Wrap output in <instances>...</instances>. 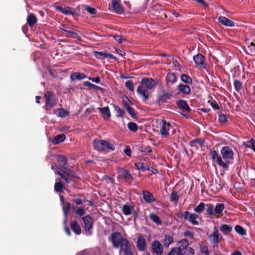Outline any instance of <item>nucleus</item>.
Returning <instances> with one entry per match:
<instances>
[{
  "instance_id": "f257e3e1",
  "label": "nucleus",
  "mask_w": 255,
  "mask_h": 255,
  "mask_svg": "<svg viewBox=\"0 0 255 255\" xmlns=\"http://www.w3.org/2000/svg\"><path fill=\"white\" fill-rule=\"evenodd\" d=\"M224 209L225 205L223 203H217L215 206L212 204H206L204 202H200L194 208V211L197 213H201L206 209V215L209 217L219 218L223 215Z\"/></svg>"
},
{
  "instance_id": "f03ea898",
  "label": "nucleus",
  "mask_w": 255,
  "mask_h": 255,
  "mask_svg": "<svg viewBox=\"0 0 255 255\" xmlns=\"http://www.w3.org/2000/svg\"><path fill=\"white\" fill-rule=\"evenodd\" d=\"M156 85L154 79L151 78H143L140 82V85L137 88V93L143 98V101H146L148 99L149 93L145 89H151Z\"/></svg>"
},
{
  "instance_id": "7ed1b4c3",
  "label": "nucleus",
  "mask_w": 255,
  "mask_h": 255,
  "mask_svg": "<svg viewBox=\"0 0 255 255\" xmlns=\"http://www.w3.org/2000/svg\"><path fill=\"white\" fill-rule=\"evenodd\" d=\"M93 145L94 149L99 151H108L109 150L113 151L115 149L114 144L98 138L93 140Z\"/></svg>"
},
{
  "instance_id": "20e7f679",
  "label": "nucleus",
  "mask_w": 255,
  "mask_h": 255,
  "mask_svg": "<svg viewBox=\"0 0 255 255\" xmlns=\"http://www.w3.org/2000/svg\"><path fill=\"white\" fill-rule=\"evenodd\" d=\"M45 98V109L46 111L50 110L54 107L57 103L58 99L56 95L51 91H47L44 94Z\"/></svg>"
},
{
  "instance_id": "39448f33",
  "label": "nucleus",
  "mask_w": 255,
  "mask_h": 255,
  "mask_svg": "<svg viewBox=\"0 0 255 255\" xmlns=\"http://www.w3.org/2000/svg\"><path fill=\"white\" fill-rule=\"evenodd\" d=\"M176 104L178 109L182 111L180 113L187 119L191 118L190 115L189 114L191 111V108L188 106L186 101L183 100H179L176 101Z\"/></svg>"
},
{
  "instance_id": "423d86ee",
  "label": "nucleus",
  "mask_w": 255,
  "mask_h": 255,
  "mask_svg": "<svg viewBox=\"0 0 255 255\" xmlns=\"http://www.w3.org/2000/svg\"><path fill=\"white\" fill-rule=\"evenodd\" d=\"M178 217L184 219L190 222L193 225H198L199 222L196 220L199 218V215L196 213H190L189 211H186L177 214Z\"/></svg>"
},
{
  "instance_id": "0eeeda50",
  "label": "nucleus",
  "mask_w": 255,
  "mask_h": 255,
  "mask_svg": "<svg viewBox=\"0 0 255 255\" xmlns=\"http://www.w3.org/2000/svg\"><path fill=\"white\" fill-rule=\"evenodd\" d=\"M221 153L224 162L227 163V165L230 163V161L234 159V153L230 147L225 146L221 150Z\"/></svg>"
},
{
  "instance_id": "6e6552de",
  "label": "nucleus",
  "mask_w": 255,
  "mask_h": 255,
  "mask_svg": "<svg viewBox=\"0 0 255 255\" xmlns=\"http://www.w3.org/2000/svg\"><path fill=\"white\" fill-rule=\"evenodd\" d=\"M82 220L84 225L85 234L87 236H91L92 234L91 229L93 228L94 224L93 218L90 215H87L82 218Z\"/></svg>"
},
{
  "instance_id": "1a4fd4ad",
  "label": "nucleus",
  "mask_w": 255,
  "mask_h": 255,
  "mask_svg": "<svg viewBox=\"0 0 255 255\" xmlns=\"http://www.w3.org/2000/svg\"><path fill=\"white\" fill-rule=\"evenodd\" d=\"M127 240L118 232H114L111 235V241L115 248L119 247L124 243V241Z\"/></svg>"
},
{
  "instance_id": "9d476101",
  "label": "nucleus",
  "mask_w": 255,
  "mask_h": 255,
  "mask_svg": "<svg viewBox=\"0 0 255 255\" xmlns=\"http://www.w3.org/2000/svg\"><path fill=\"white\" fill-rule=\"evenodd\" d=\"M151 252L155 255H162L163 246L157 240H154L151 244Z\"/></svg>"
},
{
  "instance_id": "9b49d317",
  "label": "nucleus",
  "mask_w": 255,
  "mask_h": 255,
  "mask_svg": "<svg viewBox=\"0 0 255 255\" xmlns=\"http://www.w3.org/2000/svg\"><path fill=\"white\" fill-rule=\"evenodd\" d=\"M120 255H133V253L131 249V244L127 240L124 241V243L120 246Z\"/></svg>"
},
{
  "instance_id": "f8f14e48",
  "label": "nucleus",
  "mask_w": 255,
  "mask_h": 255,
  "mask_svg": "<svg viewBox=\"0 0 255 255\" xmlns=\"http://www.w3.org/2000/svg\"><path fill=\"white\" fill-rule=\"evenodd\" d=\"M62 32H65V36L73 38H76L77 40L81 41V37L79 35L80 31L77 29L71 27H66V29H62Z\"/></svg>"
},
{
  "instance_id": "ddd939ff",
  "label": "nucleus",
  "mask_w": 255,
  "mask_h": 255,
  "mask_svg": "<svg viewBox=\"0 0 255 255\" xmlns=\"http://www.w3.org/2000/svg\"><path fill=\"white\" fill-rule=\"evenodd\" d=\"M210 155L213 160H216V162L217 164L222 166L224 169L227 170L229 168V165H227V163L223 161L222 157L219 156L217 151L215 150L210 151Z\"/></svg>"
},
{
  "instance_id": "4468645a",
  "label": "nucleus",
  "mask_w": 255,
  "mask_h": 255,
  "mask_svg": "<svg viewBox=\"0 0 255 255\" xmlns=\"http://www.w3.org/2000/svg\"><path fill=\"white\" fill-rule=\"evenodd\" d=\"M160 132L162 136L166 137L169 135L168 131L171 127L170 123L165 120H162L160 123Z\"/></svg>"
},
{
  "instance_id": "2eb2a0df",
  "label": "nucleus",
  "mask_w": 255,
  "mask_h": 255,
  "mask_svg": "<svg viewBox=\"0 0 255 255\" xmlns=\"http://www.w3.org/2000/svg\"><path fill=\"white\" fill-rule=\"evenodd\" d=\"M193 60L196 65L204 69L206 68L205 57L202 54L198 53L196 55L194 56Z\"/></svg>"
},
{
  "instance_id": "dca6fc26",
  "label": "nucleus",
  "mask_w": 255,
  "mask_h": 255,
  "mask_svg": "<svg viewBox=\"0 0 255 255\" xmlns=\"http://www.w3.org/2000/svg\"><path fill=\"white\" fill-rule=\"evenodd\" d=\"M136 247L139 251H145L147 249L146 240L142 235H139L136 242Z\"/></svg>"
},
{
  "instance_id": "f3484780",
  "label": "nucleus",
  "mask_w": 255,
  "mask_h": 255,
  "mask_svg": "<svg viewBox=\"0 0 255 255\" xmlns=\"http://www.w3.org/2000/svg\"><path fill=\"white\" fill-rule=\"evenodd\" d=\"M94 55L96 58L98 59H103L106 58H109L113 59H116V57L112 54L107 51H94Z\"/></svg>"
},
{
  "instance_id": "a211bd4d",
  "label": "nucleus",
  "mask_w": 255,
  "mask_h": 255,
  "mask_svg": "<svg viewBox=\"0 0 255 255\" xmlns=\"http://www.w3.org/2000/svg\"><path fill=\"white\" fill-rule=\"evenodd\" d=\"M172 97V94L171 92L166 90H162L159 94L158 100L162 103H165L167 100L170 99Z\"/></svg>"
},
{
  "instance_id": "6ab92c4d",
  "label": "nucleus",
  "mask_w": 255,
  "mask_h": 255,
  "mask_svg": "<svg viewBox=\"0 0 255 255\" xmlns=\"http://www.w3.org/2000/svg\"><path fill=\"white\" fill-rule=\"evenodd\" d=\"M120 0H112V7L114 12L118 14H122L124 12V9L120 4Z\"/></svg>"
},
{
  "instance_id": "aec40b11",
  "label": "nucleus",
  "mask_w": 255,
  "mask_h": 255,
  "mask_svg": "<svg viewBox=\"0 0 255 255\" xmlns=\"http://www.w3.org/2000/svg\"><path fill=\"white\" fill-rule=\"evenodd\" d=\"M218 21L224 25L228 27H233L235 25L234 21L228 19L225 16H220L218 18Z\"/></svg>"
},
{
  "instance_id": "412c9836",
  "label": "nucleus",
  "mask_w": 255,
  "mask_h": 255,
  "mask_svg": "<svg viewBox=\"0 0 255 255\" xmlns=\"http://www.w3.org/2000/svg\"><path fill=\"white\" fill-rule=\"evenodd\" d=\"M223 238L222 235L211 234L208 236L210 243L213 245L214 248L218 247L220 240Z\"/></svg>"
},
{
  "instance_id": "4be33fe9",
  "label": "nucleus",
  "mask_w": 255,
  "mask_h": 255,
  "mask_svg": "<svg viewBox=\"0 0 255 255\" xmlns=\"http://www.w3.org/2000/svg\"><path fill=\"white\" fill-rule=\"evenodd\" d=\"M63 169L64 170V173L65 175L69 177L71 180V181H72V178L77 179L80 178L77 173L74 170L68 168L67 167H63Z\"/></svg>"
},
{
  "instance_id": "5701e85b",
  "label": "nucleus",
  "mask_w": 255,
  "mask_h": 255,
  "mask_svg": "<svg viewBox=\"0 0 255 255\" xmlns=\"http://www.w3.org/2000/svg\"><path fill=\"white\" fill-rule=\"evenodd\" d=\"M70 228L76 235H79L81 233L80 225L77 220H74L71 221Z\"/></svg>"
},
{
  "instance_id": "b1692460",
  "label": "nucleus",
  "mask_w": 255,
  "mask_h": 255,
  "mask_svg": "<svg viewBox=\"0 0 255 255\" xmlns=\"http://www.w3.org/2000/svg\"><path fill=\"white\" fill-rule=\"evenodd\" d=\"M134 165L137 170L141 171L150 170V168L146 162L139 161V162H135Z\"/></svg>"
},
{
  "instance_id": "393cba45",
  "label": "nucleus",
  "mask_w": 255,
  "mask_h": 255,
  "mask_svg": "<svg viewBox=\"0 0 255 255\" xmlns=\"http://www.w3.org/2000/svg\"><path fill=\"white\" fill-rule=\"evenodd\" d=\"M177 90L185 95H188L191 92V88L189 86L183 84H179L177 86Z\"/></svg>"
},
{
  "instance_id": "a878e982",
  "label": "nucleus",
  "mask_w": 255,
  "mask_h": 255,
  "mask_svg": "<svg viewBox=\"0 0 255 255\" xmlns=\"http://www.w3.org/2000/svg\"><path fill=\"white\" fill-rule=\"evenodd\" d=\"M143 198L144 200L148 203H150L155 201V198L153 194L147 190L142 191Z\"/></svg>"
},
{
  "instance_id": "bb28decb",
  "label": "nucleus",
  "mask_w": 255,
  "mask_h": 255,
  "mask_svg": "<svg viewBox=\"0 0 255 255\" xmlns=\"http://www.w3.org/2000/svg\"><path fill=\"white\" fill-rule=\"evenodd\" d=\"M26 21L29 26L32 27L37 23V19L34 14L30 13L27 15Z\"/></svg>"
},
{
  "instance_id": "cd10ccee",
  "label": "nucleus",
  "mask_w": 255,
  "mask_h": 255,
  "mask_svg": "<svg viewBox=\"0 0 255 255\" xmlns=\"http://www.w3.org/2000/svg\"><path fill=\"white\" fill-rule=\"evenodd\" d=\"M86 77V75L85 74L79 72L72 73L70 75L71 81H74L76 80H81L85 79Z\"/></svg>"
},
{
  "instance_id": "c85d7f7f",
  "label": "nucleus",
  "mask_w": 255,
  "mask_h": 255,
  "mask_svg": "<svg viewBox=\"0 0 255 255\" xmlns=\"http://www.w3.org/2000/svg\"><path fill=\"white\" fill-rule=\"evenodd\" d=\"M65 138V135L63 133H61L54 136L51 141L53 144L56 145L64 141Z\"/></svg>"
},
{
  "instance_id": "c756f323",
  "label": "nucleus",
  "mask_w": 255,
  "mask_h": 255,
  "mask_svg": "<svg viewBox=\"0 0 255 255\" xmlns=\"http://www.w3.org/2000/svg\"><path fill=\"white\" fill-rule=\"evenodd\" d=\"M122 210L125 215L128 216L132 214L133 207L130 206L128 203H127L123 205Z\"/></svg>"
},
{
  "instance_id": "7c9ffc66",
  "label": "nucleus",
  "mask_w": 255,
  "mask_h": 255,
  "mask_svg": "<svg viewBox=\"0 0 255 255\" xmlns=\"http://www.w3.org/2000/svg\"><path fill=\"white\" fill-rule=\"evenodd\" d=\"M98 109L101 112L102 117L106 119H109L111 117L110 109L108 107L103 108H98Z\"/></svg>"
},
{
  "instance_id": "2f4dec72",
  "label": "nucleus",
  "mask_w": 255,
  "mask_h": 255,
  "mask_svg": "<svg viewBox=\"0 0 255 255\" xmlns=\"http://www.w3.org/2000/svg\"><path fill=\"white\" fill-rule=\"evenodd\" d=\"M174 239L172 236L169 235H166L162 242L163 246L165 247H168L169 245L172 243Z\"/></svg>"
},
{
  "instance_id": "473e14b6",
  "label": "nucleus",
  "mask_w": 255,
  "mask_h": 255,
  "mask_svg": "<svg viewBox=\"0 0 255 255\" xmlns=\"http://www.w3.org/2000/svg\"><path fill=\"white\" fill-rule=\"evenodd\" d=\"M220 230L224 235H227L232 231V227L226 224H222L220 227Z\"/></svg>"
},
{
  "instance_id": "72a5a7b5",
  "label": "nucleus",
  "mask_w": 255,
  "mask_h": 255,
  "mask_svg": "<svg viewBox=\"0 0 255 255\" xmlns=\"http://www.w3.org/2000/svg\"><path fill=\"white\" fill-rule=\"evenodd\" d=\"M55 173L60 175V177L63 179L67 183L69 184L71 182V180L65 175L64 169H63L62 171L57 169L55 171Z\"/></svg>"
},
{
  "instance_id": "f704fd0d",
  "label": "nucleus",
  "mask_w": 255,
  "mask_h": 255,
  "mask_svg": "<svg viewBox=\"0 0 255 255\" xmlns=\"http://www.w3.org/2000/svg\"><path fill=\"white\" fill-rule=\"evenodd\" d=\"M199 144L201 147L204 146V140L202 138H197L191 141L189 144L192 147H197V144Z\"/></svg>"
},
{
  "instance_id": "c9c22d12",
  "label": "nucleus",
  "mask_w": 255,
  "mask_h": 255,
  "mask_svg": "<svg viewBox=\"0 0 255 255\" xmlns=\"http://www.w3.org/2000/svg\"><path fill=\"white\" fill-rule=\"evenodd\" d=\"M57 160L58 162L62 164L61 168L63 169V167H66V165L67 164V158L61 155H59L57 156Z\"/></svg>"
},
{
  "instance_id": "e433bc0d",
  "label": "nucleus",
  "mask_w": 255,
  "mask_h": 255,
  "mask_svg": "<svg viewBox=\"0 0 255 255\" xmlns=\"http://www.w3.org/2000/svg\"><path fill=\"white\" fill-rule=\"evenodd\" d=\"M168 83L173 84L177 81V77L174 73H168L166 77Z\"/></svg>"
},
{
  "instance_id": "4c0bfd02",
  "label": "nucleus",
  "mask_w": 255,
  "mask_h": 255,
  "mask_svg": "<svg viewBox=\"0 0 255 255\" xmlns=\"http://www.w3.org/2000/svg\"><path fill=\"white\" fill-rule=\"evenodd\" d=\"M84 86H88L90 87L91 89H94L96 91L100 90L101 91H104V89L102 87H100L97 85H96L94 84L91 83L89 81H85L84 82Z\"/></svg>"
},
{
  "instance_id": "58836bf2",
  "label": "nucleus",
  "mask_w": 255,
  "mask_h": 255,
  "mask_svg": "<svg viewBox=\"0 0 255 255\" xmlns=\"http://www.w3.org/2000/svg\"><path fill=\"white\" fill-rule=\"evenodd\" d=\"M64 188V185L61 182H57L55 183L54 190L57 193H62Z\"/></svg>"
},
{
  "instance_id": "ea45409f",
  "label": "nucleus",
  "mask_w": 255,
  "mask_h": 255,
  "mask_svg": "<svg viewBox=\"0 0 255 255\" xmlns=\"http://www.w3.org/2000/svg\"><path fill=\"white\" fill-rule=\"evenodd\" d=\"M56 9L66 15H69L72 8L69 6H57Z\"/></svg>"
},
{
  "instance_id": "a19ab883",
  "label": "nucleus",
  "mask_w": 255,
  "mask_h": 255,
  "mask_svg": "<svg viewBox=\"0 0 255 255\" xmlns=\"http://www.w3.org/2000/svg\"><path fill=\"white\" fill-rule=\"evenodd\" d=\"M71 204L69 202H66L62 204V210L63 214L65 218L67 217V215L70 210Z\"/></svg>"
},
{
  "instance_id": "79ce46f5",
  "label": "nucleus",
  "mask_w": 255,
  "mask_h": 255,
  "mask_svg": "<svg viewBox=\"0 0 255 255\" xmlns=\"http://www.w3.org/2000/svg\"><path fill=\"white\" fill-rule=\"evenodd\" d=\"M81 6L90 14H96L97 13V9L94 7H92L89 5L85 4H82Z\"/></svg>"
},
{
  "instance_id": "37998d69",
  "label": "nucleus",
  "mask_w": 255,
  "mask_h": 255,
  "mask_svg": "<svg viewBox=\"0 0 255 255\" xmlns=\"http://www.w3.org/2000/svg\"><path fill=\"white\" fill-rule=\"evenodd\" d=\"M167 255H183L181 248H173Z\"/></svg>"
},
{
  "instance_id": "c03bdc74",
  "label": "nucleus",
  "mask_w": 255,
  "mask_h": 255,
  "mask_svg": "<svg viewBox=\"0 0 255 255\" xmlns=\"http://www.w3.org/2000/svg\"><path fill=\"white\" fill-rule=\"evenodd\" d=\"M181 80L187 84H192V79L191 77L188 76L187 75L185 74H182L181 75Z\"/></svg>"
},
{
  "instance_id": "a18cd8bd",
  "label": "nucleus",
  "mask_w": 255,
  "mask_h": 255,
  "mask_svg": "<svg viewBox=\"0 0 255 255\" xmlns=\"http://www.w3.org/2000/svg\"><path fill=\"white\" fill-rule=\"evenodd\" d=\"M149 218L157 225H161L162 223L159 217L154 213L150 214Z\"/></svg>"
},
{
  "instance_id": "49530a36",
  "label": "nucleus",
  "mask_w": 255,
  "mask_h": 255,
  "mask_svg": "<svg viewBox=\"0 0 255 255\" xmlns=\"http://www.w3.org/2000/svg\"><path fill=\"white\" fill-rule=\"evenodd\" d=\"M179 198V195L177 192L173 191L170 195V200L173 202L175 205H177Z\"/></svg>"
},
{
  "instance_id": "de8ad7c7",
  "label": "nucleus",
  "mask_w": 255,
  "mask_h": 255,
  "mask_svg": "<svg viewBox=\"0 0 255 255\" xmlns=\"http://www.w3.org/2000/svg\"><path fill=\"white\" fill-rule=\"evenodd\" d=\"M115 111L117 112V116L118 117H122L125 114V111L121 109L120 107L117 105H114Z\"/></svg>"
},
{
  "instance_id": "09e8293b",
  "label": "nucleus",
  "mask_w": 255,
  "mask_h": 255,
  "mask_svg": "<svg viewBox=\"0 0 255 255\" xmlns=\"http://www.w3.org/2000/svg\"><path fill=\"white\" fill-rule=\"evenodd\" d=\"M123 176L126 181H131L133 177L128 170H125L123 173Z\"/></svg>"
},
{
  "instance_id": "8fccbe9b",
  "label": "nucleus",
  "mask_w": 255,
  "mask_h": 255,
  "mask_svg": "<svg viewBox=\"0 0 255 255\" xmlns=\"http://www.w3.org/2000/svg\"><path fill=\"white\" fill-rule=\"evenodd\" d=\"M235 229L236 232L241 236H244L246 235V231L245 229L240 225H237L235 227Z\"/></svg>"
},
{
  "instance_id": "3c124183",
  "label": "nucleus",
  "mask_w": 255,
  "mask_h": 255,
  "mask_svg": "<svg viewBox=\"0 0 255 255\" xmlns=\"http://www.w3.org/2000/svg\"><path fill=\"white\" fill-rule=\"evenodd\" d=\"M128 128L130 130L133 132L136 131L138 129L137 125L133 122H129L128 124Z\"/></svg>"
},
{
  "instance_id": "603ef678",
  "label": "nucleus",
  "mask_w": 255,
  "mask_h": 255,
  "mask_svg": "<svg viewBox=\"0 0 255 255\" xmlns=\"http://www.w3.org/2000/svg\"><path fill=\"white\" fill-rule=\"evenodd\" d=\"M234 85L235 89L237 92H239L243 88L242 83L239 80H235Z\"/></svg>"
},
{
  "instance_id": "864d4df0",
  "label": "nucleus",
  "mask_w": 255,
  "mask_h": 255,
  "mask_svg": "<svg viewBox=\"0 0 255 255\" xmlns=\"http://www.w3.org/2000/svg\"><path fill=\"white\" fill-rule=\"evenodd\" d=\"M139 150L146 153L152 152V148L150 146H142L139 148Z\"/></svg>"
},
{
  "instance_id": "5fc2aeb1",
  "label": "nucleus",
  "mask_w": 255,
  "mask_h": 255,
  "mask_svg": "<svg viewBox=\"0 0 255 255\" xmlns=\"http://www.w3.org/2000/svg\"><path fill=\"white\" fill-rule=\"evenodd\" d=\"M125 86L127 88H128L129 90L131 91H134V85L132 81L131 80H128L125 83Z\"/></svg>"
},
{
  "instance_id": "6e6d98bb",
  "label": "nucleus",
  "mask_w": 255,
  "mask_h": 255,
  "mask_svg": "<svg viewBox=\"0 0 255 255\" xmlns=\"http://www.w3.org/2000/svg\"><path fill=\"white\" fill-rule=\"evenodd\" d=\"M69 115V112L63 108L59 109L58 116L61 118L66 117Z\"/></svg>"
},
{
  "instance_id": "4d7b16f0",
  "label": "nucleus",
  "mask_w": 255,
  "mask_h": 255,
  "mask_svg": "<svg viewBox=\"0 0 255 255\" xmlns=\"http://www.w3.org/2000/svg\"><path fill=\"white\" fill-rule=\"evenodd\" d=\"M248 47L250 50V52L247 53L248 54L251 55L255 54V43H254V42H252Z\"/></svg>"
},
{
  "instance_id": "13d9d810",
  "label": "nucleus",
  "mask_w": 255,
  "mask_h": 255,
  "mask_svg": "<svg viewBox=\"0 0 255 255\" xmlns=\"http://www.w3.org/2000/svg\"><path fill=\"white\" fill-rule=\"evenodd\" d=\"M255 139L253 138H252L250 140L245 141L243 142V145L248 148H251L253 145V144L255 143Z\"/></svg>"
},
{
  "instance_id": "bf43d9fd",
  "label": "nucleus",
  "mask_w": 255,
  "mask_h": 255,
  "mask_svg": "<svg viewBox=\"0 0 255 255\" xmlns=\"http://www.w3.org/2000/svg\"><path fill=\"white\" fill-rule=\"evenodd\" d=\"M219 121L221 123H225L228 121V118L226 115L223 114L219 115Z\"/></svg>"
},
{
  "instance_id": "052dcab7",
  "label": "nucleus",
  "mask_w": 255,
  "mask_h": 255,
  "mask_svg": "<svg viewBox=\"0 0 255 255\" xmlns=\"http://www.w3.org/2000/svg\"><path fill=\"white\" fill-rule=\"evenodd\" d=\"M194 250L191 247L186 248L184 251V255H194Z\"/></svg>"
},
{
  "instance_id": "680f3d73",
  "label": "nucleus",
  "mask_w": 255,
  "mask_h": 255,
  "mask_svg": "<svg viewBox=\"0 0 255 255\" xmlns=\"http://www.w3.org/2000/svg\"><path fill=\"white\" fill-rule=\"evenodd\" d=\"M200 249L202 253H204L205 254V255H209V249L208 247L205 245H201L200 246Z\"/></svg>"
},
{
  "instance_id": "e2e57ef3",
  "label": "nucleus",
  "mask_w": 255,
  "mask_h": 255,
  "mask_svg": "<svg viewBox=\"0 0 255 255\" xmlns=\"http://www.w3.org/2000/svg\"><path fill=\"white\" fill-rule=\"evenodd\" d=\"M128 114L132 118H136V115L135 113V111L134 109L130 107V108H128V110L127 111Z\"/></svg>"
},
{
  "instance_id": "0e129e2a",
  "label": "nucleus",
  "mask_w": 255,
  "mask_h": 255,
  "mask_svg": "<svg viewBox=\"0 0 255 255\" xmlns=\"http://www.w3.org/2000/svg\"><path fill=\"white\" fill-rule=\"evenodd\" d=\"M76 214L79 216H82L85 213V211L82 208H78L75 211Z\"/></svg>"
},
{
  "instance_id": "69168bd1",
  "label": "nucleus",
  "mask_w": 255,
  "mask_h": 255,
  "mask_svg": "<svg viewBox=\"0 0 255 255\" xmlns=\"http://www.w3.org/2000/svg\"><path fill=\"white\" fill-rule=\"evenodd\" d=\"M180 244L181 246L186 249V248H188V245L189 244L188 241L186 239H183L180 241Z\"/></svg>"
},
{
  "instance_id": "338daca9",
  "label": "nucleus",
  "mask_w": 255,
  "mask_h": 255,
  "mask_svg": "<svg viewBox=\"0 0 255 255\" xmlns=\"http://www.w3.org/2000/svg\"><path fill=\"white\" fill-rule=\"evenodd\" d=\"M114 39L118 42L119 43H122L123 41V37L121 35H113Z\"/></svg>"
},
{
  "instance_id": "774afa93",
  "label": "nucleus",
  "mask_w": 255,
  "mask_h": 255,
  "mask_svg": "<svg viewBox=\"0 0 255 255\" xmlns=\"http://www.w3.org/2000/svg\"><path fill=\"white\" fill-rule=\"evenodd\" d=\"M72 201L74 202L76 205H81L83 204V200L79 198H75L72 199Z\"/></svg>"
}]
</instances>
